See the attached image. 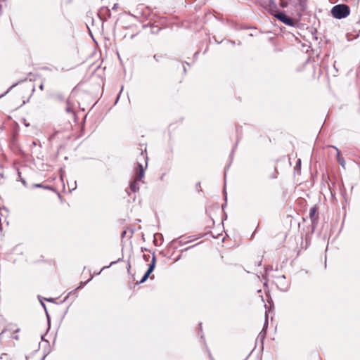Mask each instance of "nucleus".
Returning <instances> with one entry per match:
<instances>
[{
	"label": "nucleus",
	"mask_w": 360,
	"mask_h": 360,
	"mask_svg": "<svg viewBox=\"0 0 360 360\" xmlns=\"http://www.w3.org/2000/svg\"><path fill=\"white\" fill-rule=\"evenodd\" d=\"M136 169H138V171L136 172V176H135L134 180H132L130 182V185H129L130 190L134 193L139 190V182L141 181V179L144 176V172H145V168L140 163H137Z\"/></svg>",
	"instance_id": "nucleus-1"
},
{
	"label": "nucleus",
	"mask_w": 360,
	"mask_h": 360,
	"mask_svg": "<svg viewBox=\"0 0 360 360\" xmlns=\"http://www.w3.org/2000/svg\"><path fill=\"white\" fill-rule=\"evenodd\" d=\"M350 8L346 4H338L331 9L332 15L336 19L345 18L349 15Z\"/></svg>",
	"instance_id": "nucleus-2"
},
{
	"label": "nucleus",
	"mask_w": 360,
	"mask_h": 360,
	"mask_svg": "<svg viewBox=\"0 0 360 360\" xmlns=\"http://www.w3.org/2000/svg\"><path fill=\"white\" fill-rule=\"evenodd\" d=\"M276 18L279 20L285 25L294 27L296 25L295 20L290 17H288L283 11L271 13Z\"/></svg>",
	"instance_id": "nucleus-3"
},
{
	"label": "nucleus",
	"mask_w": 360,
	"mask_h": 360,
	"mask_svg": "<svg viewBox=\"0 0 360 360\" xmlns=\"http://www.w3.org/2000/svg\"><path fill=\"white\" fill-rule=\"evenodd\" d=\"M155 261H156L155 256L153 255V258H152V261H151L150 264H149L148 269L147 271L144 274V275L142 277V278L141 279V281H139V283H144L148 279V278L149 277L150 274L154 270V268H155Z\"/></svg>",
	"instance_id": "nucleus-4"
},
{
	"label": "nucleus",
	"mask_w": 360,
	"mask_h": 360,
	"mask_svg": "<svg viewBox=\"0 0 360 360\" xmlns=\"http://www.w3.org/2000/svg\"><path fill=\"white\" fill-rule=\"evenodd\" d=\"M317 212V208L316 206L314 205L309 210V218L311 221V225L313 226V229L317 225L318 221H319V217L316 214Z\"/></svg>",
	"instance_id": "nucleus-5"
},
{
	"label": "nucleus",
	"mask_w": 360,
	"mask_h": 360,
	"mask_svg": "<svg viewBox=\"0 0 360 360\" xmlns=\"http://www.w3.org/2000/svg\"><path fill=\"white\" fill-rule=\"evenodd\" d=\"M285 276L284 275H281L276 278V284L282 291H286L288 288V285L285 283Z\"/></svg>",
	"instance_id": "nucleus-6"
},
{
	"label": "nucleus",
	"mask_w": 360,
	"mask_h": 360,
	"mask_svg": "<svg viewBox=\"0 0 360 360\" xmlns=\"http://www.w3.org/2000/svg\"><path fill=\"white\" fill-rule=\"evenodd\" d=\"M337 158H338V161L339 162V164L342 167H345V161L344 160V158L340 156V151L338 150V149H337Z\"/></svg>",
	"instance_id": "nucleus-7"
},
{
	"label": "nucleus",
	"mask_w": 360,
	"mask_h": 360,
	"mask_svg": "<svg viewBox=\"0 0 360 360\" xmlns=\"http://www.w3.org/2000/svg\"><path fill=\"white\" fill-rule=\"evenodd\" d=\"M92 278H93V276H91V278L88 281V282H89V281H91V280L92 279ZM86 283H87V281H86V282H83V281H82V282L79 283V285L77 288H76L74 290H72V292H70L69 294H71V293H74V294H75V291H76L77 290L82 288L83 286H84Z\"/></svg>",
	"instance_id": "nucleus-8"
},
{
	"label": "nucleus",
	"mask_w": 360,
	"mask_h": 360,
	"mask_svg": "<svg viewBox=\"0 0 360 360\" xmlns=\"http://www.w3.org/2000/svg\"><path fill=\"white\" fill-rule=\"evenodd\" d=\"M226 174L225 172L224 173V193L225 200H226V198H227L226 191Z\"/></svg>",
	"instance_id": "nucleus-9"
},
{
	"label": "nucleus",
	"mask_w": 360,
	"mask_h": 360,
	"mask_svg": "<svg viewBox=\"0 0 360 360\" xmlns=\"http://www.w3.org/2000/svg\"><path fill=\"white\" fill-rule=\"evenodd\" d=\"M18 83H15V84H13L7 91L6 92H5L4 94H2L0 97H2L4 96V95H6L7 93H8L13 87H15V86L18 85Z\"/></svg>",
	"instance_id": "nucleus-10"
},
{
	"label": "nucleus",
	"mask_w": 360,
	"mask_h": 360,
	"mask_svg": "<svg viewBox=\"0 0 360 360\" xmlns=\"http://www.w3.org/2000/svg\"><path fill=\"white\" fill-rule=\"evenodd\" d=\"M141 156H142L143 159L145 160L146 167H147V160H148L147 155L146 154H144V153L142 151V152H141Z\"/></svg>",
	"instance_id": "nucleus-11"
},
{
	"label": "nucleus",
	"mask_w": 360,
	"mask_h": 360,
	"mask_svg": "<svg viewBox=\"0 0 360 360\" xmlns=\"http://www.w3.org/2000/svg\"><path fill=\"white\" fill-rule=\"evenodd\" d=\"M162 56H160V55H154L153 56V58L157 61V62H160V60L162 59Z\"/></svg>",
	"instance_id": "nucleus-12"
},
{
	"label": "nucleus",
	"mask_w": 360,
	"mask_h": 360,
	"mask_svg": "<svg viewBox=\"0 0 360 360\" xmlns=\"http://www.w3.org/2000/svg\"><path fill=\"white\" fill-rule=\"evenodd\" d=\"M66 112H68V113L74 114L72 108L70 106H69V105L66 108Z\"/></svg>",
	"instance_id": "nucleus-13"
},
{
	"label": "nucleus",
	"mask_w": 360,
	"mask_h": 360,
	"mask_svg": "<svg viewBox=\"0 0 360 360\" xmlns=\"http://www.w3.org/2000/svg\"><path fill=\"white\" fill-rule=\"evenodd\" d=\"M40 302H41V304L42 305V307H44V309H45L46 313V316L49 318V314H48V312H47L45 304L41 300H40Z\"/></svg>",
	"instance_id": "nucleus-14"
},
{
	"label": "nucleus",
	"mask_w": 360,
	"mask_h": 360,
	"mask_svg": "<svg viewBox=\"0 0 360 360\" xmlns=\"http://www.w3.org/2000/svg\"><path fill=\"white\" fill-rule=\"evenodd\" d=\"M120 260V259H119L117 261L112 262L110 263V264L108 266H104V267L103 268V269H105V268H108V267H110V266H112V265H113L114 264L117 263V262H119Z\"/></svg>",
	"instance_id": "nucleus-15"
},
{
	"label": "nucleus",
	"mask_w": 360,
	"mask_h": 360,
	"mask_svg": "<svg viewBox=\"0 0 360 360\" xmlns=\"http://www.w3.org/2000/svg\"><path fill=\"white\" fill-rule=\"evenodd\" d=\"M34 187H35V188H42V187H44V185H42L41 184H34Z\"/></svg>",
	"instance_id": "nucleus-16"
},
{
	"label": "nucleus",
	"mask_w": 360,
	"mask_h": 360,
	"mask_svg": "<svg viewBox=\"0 0 360 360\" xmlns=\"http://www.w3.org/2000/svg\"><path fill=\"white\" fill-rule=\"evenodd\" d=\"M287 6H288V3L287 2H281V6L282 8H285V7H287Z\"/></svg>",
	"instance_id": "nucleus-17"
},
{
	"label": "nucleus",
	"mask_w": 360,
	"mask_h": 360,
	"mask_svg": "<svg viewBox=\"0 0 360 360\" xmlns=\"http://www.w3.org/2000/svg\"><path fill=\"white\" fill-rule=\"evenodd\" d=\"M118 8V4H115L112 7V10H116Z\"/></svg>",
	"instance_id": "nucleus-18"
},
{
	"label": "nucleus",
	"mask_w": 360,
	"mask_h": 360,
	"mask_svg": "<svg viewBox=\"0 0 360 360\" xmlns=\"http://www.w3.org/2000/svg\"><path fill=\"white\" fill-rule=\"evenodd\" d=\"M47 302H53V298H46L45 299Z\"/></svg>",
	"instance_id": "nucleus-19"
},
{
	"label": "nucleus",
	"mask_w": 360,
	"mask_h": 360,
	"mask_svg": "<svg viewBox=\"0 0 360 360\" xmlns=\"http://www.w3.org/2000/svg\"><path fill=\"white\" fill-rule=\"evenodd\" d=\"M42 188H45V189H51V187L48 186H44V187H42Z\"/></svg>",
	"instance_id": "nucleus-20"
},
{
	"label": "nucleus",
	"mask_w": 360,
	"mask_h": 360,
	"mask_svg": "<svg viewBox=\"0 0 360 360\" xmlns=\"http://www.w3.org/2000/svg\"><path fill=\"white\" fill-rule=\"evenodd\" d=\"M199 53V51H196L195 53H194V58H197V56L198 54Z\"/></svg>",
	"instance_id": "nucleus-21"
},
{
	"label": "nucleus",
	"mask_w": 360,
	"mask_h": 360,
	"mask_svg": "<svg viewBox=\"0 0 360 360\" xmlns=\"http://www.w3.org/2000/svg\"><path fill=\"white\" fill-rule=\"evenodd\" d=\"M39 89L41 90H43L44 89V84H41L40 86H39Z\"/></svg>",
	"instance_id": "nucleus-22"
},
{
	"label": "nucleus",
	"mask_w": 360,
	"mask_h": 360,
	"mask_svg": "<svg viewBox=\"0 0 360 360\" xmlns=\"http://www.w3.org/2000/svg\"><path fill=\"white\" fill-rule=\"evenodd\" d=\"M5 333V330H2L1 333H0V338H1L3 334Z\"/></svg>",
	"instance_id": "nucleus-23"
},
{
	"label": "nucleus",
	"mask_w": 360,
	"mask_h": 360,
	"mask_svg": "<svg viewBox=\"0 0 360 360\" xmlns=\"http://www.w3.org/2000/svg\"><path fill=\"white\" fill-rule=\"evenodd\" d=\"M126 234V231H124L122 233V237L123 238Z\"/></svg>",
	"instance_id": "nucleus-24"
},
{
	"label": "nucleus",
	"mask_w": 360,
	"mask_h": 360,
	"mask_svg": "<svg viewBox=\"0 0 360 360\" xmlns=\"http://www.w3.org/2000/svg\"><path fill=\"white\" fill-rule=\"evenodd\" d=\"M200 182L197 183L196 188H198V187H200Z\"/></svg>",
	"instance_id": "nucleus-25"
},
{
	"label": "nucleus",
	"mask_w": 360,
	"mask_h": 360,
	"mask_svg": "<svg viewBox=\"0 0 360 360\" xmlns=\"http://www.w3.org/2000/svg\"><path fill=\"white\" fill-rule=\"evenodd\" d=\"M13 338L15 339V340H18V335H15V336H13Z\"/></svg>",
	"instance_id": "nucleus-26"
},
{
	"label": "nucleus",
	"mask_w": 360,
	"mask_h": 360,
	"mask_svg": "<svg viewBox=\"0 0 360 360\" xmlns=\"http://www.w3.org/2000/svg\"><path fill=\"white\" fill-rule=\"evenodd\" d=\"M22 184H23L24 185H25V183H26L25 180H22Z\"/></svg>",
	"instance_id": "nucleus-27"
},
{
	"label": "nucleus",
	"mask_w": 360,
	"mask_h": 360,
	"mask_svg": "<svg viewBox=\"0 0 360 360\" xmlns=\"http://www.w3.org/2000/svg\"><path fill=\"white\" fill-rule=\"evenodd\" d=\"M32 144H33L34 146H36V145H37V143H36V142H35V141H33Z\"/></svg>",
	"instance_id": "nucleus-28"
},
{
	"label": "nucleus",
	"mask_w": 360,
	"mask_h": 360,
	"mask_svg": "<svg viewBox=\"0 0 360 360\" xmlns=\"http://www.w3.org/2000/svg\"><path fill=\"white\" fill-rule=\"evenodd\" d=\"M119 98H120V95H118L117 100H118ZM117 101H116V102H117Z\"/></svg>",
	"instance_id": "nucleus-29"
},
{
	"label": "nucleus",
	"mask_w": 360,
	"mask_h": 360,
	"mask_svg": "<svg viewBox=\"0 0 360 360\" xmlns=\"http://www.w3.org/2000/svg\"><path fill=\"white\" fill-rule=\"evenodd\" d=\"M19 330H20V329H17V330H15V332H16V333H18Z\"/></svg>",
	"instance_id": "nucleus-30"
}]
</instances>
